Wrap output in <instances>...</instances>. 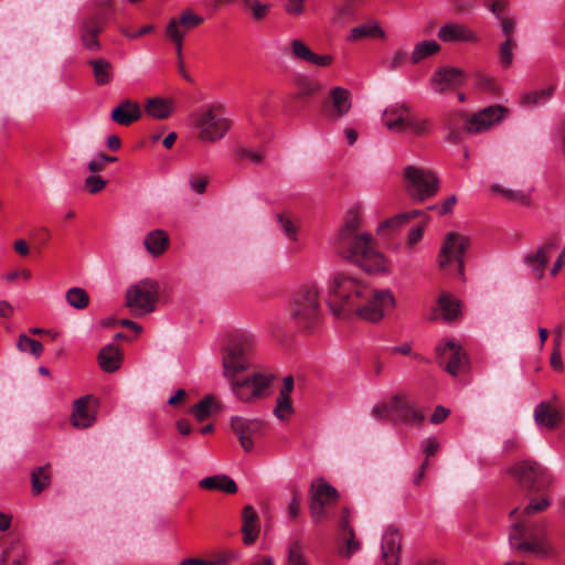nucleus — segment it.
I'll return each instance as SVG.
<instances>
[{
    "instance_id": "obj_39",
    "label": "nucleus",
    "mask_w": 565,
    "mask_h": 565,
    "mask_svg": "<svg viewBox=\"0 0 565 565\" xmlns=\"http://www.w3.org/2000/svg\"><path fill=\"white\" fill-rule=\"evenodd\" d=\"M385 35V31L377 22H370L351 29L348 40L358 41L363 38L384 39Z\"/></svg>"
},
{
    "instance_id": "obj_19",
    "label": "nucleus",
    "mask_w": 565,
    "mask_h": 565,
    "mask_svg": "<svg viewBox=\"0 0 565 565\" xmlns=\"http://www.w3.org/2000/svg\"><path fill=\"white\" fill-rule=\"evenodd\" d=\"M350 92L341 86H335L329 92V102L323 105V110L332 120H339L351 109Z\"/></svg>"
},
{
    "instance_id": "obj_20",
    "label": "nucleus",
    "mask_w": 565,
    "mask_h": 565,
    "mask_svg": "<svg viewBox=\"0 0 565 565\" xmlns=\"http://www.w3.org/2000/svg\"><path fill=\"white\" fill-rule=\"evenodd\" d=\"M393 423L422 425L425 416L423 412L416 408L404 395H394L392 397Z\"/></svg>"
},
{
    "instance_id": "obj_23",
    "label": "nucleus",
    "mask_w": 565,
    "mask_h": 565,
    "mask_svg": "<svg viewBox=\"0 0 565 565\" xmlns=\"http://www.w3.org/2000/svg\"><path fill=\"white\" fill-rule=\"evenodd\" d=\"M402 547V535L398 529L388 526L382 536V561L384 565H398Z\"/></svg>"
},
{
    "instance_id": "obj_59",
    "label": "nucleus",
    "mask_w": 565,
    "mask_h": 565,
    "mask_svg": "<svg viewBox=\"0 0 565 565\" xmlns=\"http://www.w3.org/2000/svg\"><path fill=\"white\" fill-rule=\"evenodd\" d=\"M406 223H408V221L404 216V213H401L381 223L377 231L383 232L385 228H397Z\"/></svg>"
},
{
    "instance_id": "obj_16",
    "label": "nucleus",
    "mask_w": 565,
    "mask_h": 565,
    "mask_svg": "<svg viewBox=\"0 0 565 565\" xmlns=\"http://www.w3.org/2000/svg\"><path fill=\"white\" fill-rule=\"evenodd\" d=\"M470 244L468 237L457 233H448L439 254V266L446 268L451 262H457L459 274L463 270V255Z\"/></svg>"
},
{
    "instance_id": "obj_26",
    "label": "nucleus",
    "mask_w": 565,
    "mask_h": 565,
    "mask_svg": "<svg viewBox=\"0 0 565 565\" xmlns=\"http://www.w3.org/2000/svg\"><path fill=\"white\" fill-rule=\"evenodd\" d=\"M443 42H477L478 35L471 29L460 23H446L438 31Z\"/></svg>"
},
{
    "instance_id": "obj_32",
    "label": "nucleus",
    "mask_w": 565,
    "mask_h": 565,
    "mask_svg": "<svg viewBox=\"0 0 565 565\" xmlns=\"http://www.w3.org/2000/svg\"><path fill=\"white\" fill-rule=\"evenodd\" d=\"M145 110L147 115L154 119H167L174 111V103L172 99L152 97L147 99Z\"/></svg>"
},
{
    "instance_id": "obj_49",
    "label": "nucleus",
    "mask_w": 565,
    "mask_h": 565,
    "mask_svg": "<svg viewBox=\"0 0 565 565\" xmlns=\"http://www.w3.org/2000/svg\"><path fill=\"white\" fill-rule=\"evenodd\" d=\"M516 49V42L514 39H505L500 45V64L502 67L508 68L513 62V51Z\"/></svg>"
},
{
    "instance_id": "obj_60",
    "label": "nucleus",
    "mask_w": 565,
    "mask_h": 565,
    "mask_svg": "<svg viewBox=\"0 0 565 565\" xmlns=\"http://www.w3.org/2000/svg\"><path fill=\"white\" fill-rule=\"evenodd\" d=\"M406 223H408V221L404 216V213H401L381 223L377 231L383 232L385 228H397Z\"/></svg>"
},
{
    "instance_id": "obj_1",
    "label": "nucleus",
    "mask_w": 565,
    "mask_h": 565,
    "mask_svg": "<svg viewBox=\"0 0 565 565\" xmlns=\"http://www.w3.org/2000/svg\"><path fill=\"white\" fill-rule=\"evenodd\" d=\"M328 303L337 317L355 316L359 319L376 323L396 306V299L390 289H375L356 276L339 271L329 281Z\"/></svg>"
},
{
    "instance_id": "obj_55",
    "label": "nucleus",
    "mask_w": 565,
    "mask_h": 565,
    "mask_svg": "<svg viewBox=\"0 0 565 565\" xmlns=\"http://www.w3.org/2000/svg\"><path fill=\"white\" fill-rule=\"evenodd\" d=\"M284 10L288 15L301 17L306 11V0H282Z\"/></svg>"
},
{
    "instance_id": "obj_35",
    "label": "nucleus",
    "mask_w": 565,
    "mask_h": 565,
    "mask_svg": "<svg viewBox=\"0 0 565 565\" xmlns=\"http://www.w3.org/2000/svg\"><path fill=\"white\" fill-rule=\"evenodd\" d=\"M295 86L297 88V98H309L318 95L323 85L319 79L310 77L308 75H298L295 78Z\"/></svg>"
},
{
    "instance_id": "obj_33",
    "label": "nucleus",
    "mask_w": 565,
    "mask_h": 565,
    "mask_svg": "<svg viewBox=\"0 0 565 565\" xmlns=\"http://www.w3.org/2000/svg\"><path fill=\"white\" fill-rule=\"evenodd\" d=\"M122 353L120 349L114 344L104 347L98 353L99 366L103 371L113 373L120 367Z\"/></svg>"
},
{
    "instance_id": "obj_58",
    "label": "nucleus",
    "mask_w": 565,
    "mask_h": 565,
    "mask_svg": "<svg viewBox=\"0 0 565 565\" xmlns=\"http://www.w3.org/2000/svg\"><path fill=\"white\" fill-rule=\"evenodd\" d=\"M551 504L548 498L541 499H532L531 502L524 508L525 514H532L536 512H542L547 509Z\"/></svg>"
},
{
    "instance_id": "obj_7",
    "label": "nucleus",
    "mask_w": 565,
    "mask_h": 565,
    "mask_svg": "<svg viewBox=\"0 0 565 565\" xmlns=\"http://www.w3.org/2000/svg\"><path fill=\"white\" fill-rule=\"evenodd\" d=\"M509 473L520 486L530 491L540 492L553 483V477L548 470L532 459L515 462L509 468Z\"/></svg>"
},
{
    "instance_id": "obj_54",
    "label": "nucleus",
    "mask_w": 565,
    "mask_h": 565,
    "mask_svg": "<svg viewBox=\"0 0 565 565\" xmlns=\"http://www.w3.org/2000/svg\"><path fill=\"white\" fill-rule=\"evenodd\" d=\"M107 185V180L103 179L102 177L92 173L88 175L84 181V186L90 194L99 193L105 189Z\"/></svg>"
},
{
    "instance_id": "obj_10",
    "label": "nucleus",
    "mask_w": 565,
    "mask_h": 565,
    "mask_svg": "<svg viewBox=\"0 0 565 565\" xmlns=\"http://www.w3.org/2000/svg\"><path fill=\"white\" fill-rule=\"evenodd\" d=\"M157 298V282L151 279H143L128 288L126 292V306L135 315L142 316L154 310Z\"/></svg>"
},
{
    "instance_id": "obj_46",
    "label": "nucleus",
    "mask_w": 565,
    "mask_h": 565,
    "mask_svg": "<svg viewBox=\"0 0 565 565\" xmlns=\"http://www.w3.org/2000/svg\"><path fill=\"white\" fill-rule=\"evenodd\" d=\"M491 190L495 193L503 195V198L511 202H516L523 205L529 204L530 196L521 190L504 189L499 184L491 185Z\"/></svg>"
},
{
    "instance_id": "obj_8",
    "label": "nucleus",
    "mask_w": 565,
    "mask_h": 565,
    "mask_svg": "<svg viewBox=\"0 0 565 565\" xmlns=\"http://www.w3.org/2000/svg\"><path fill=\"white\" fill-rule=\"evenodd\" d=\"M195 128L202 141L216 142L224 138L231 128V121L218 109L210 107L195 115Z\"/></svg>"
},
{
    "instance_id": "obj_62",
    "label": "nucleus",
    "mask_w": 565,
    "mask_h": 565,
    "mask_svg": "<svg viewBox=\"0 0 565 565\" xmlns=\"http://www.w3.org/2000/svg\"><path fill=\"white\" fill-rule=\"evenodd\" d=\"M352 14V10L344 6L339 7L334 10V14L332 17V23L334 24H345L347 19Z\"/></svg>"
},
{
    "instance_id": "obj_53",
    "label": "nucleus",
    "mask_w": 565,
    "mask_h": 565,
    "mask_svg": "<svg viewBox=\"0 0 565 565\" xmlns=\"http://www.w3.org/2000/svg\"><path fill=\"white\" fill-rule=\"evenodd\" d=\"M271 9L270 3H265L259 0H255L249 9L250 17L254 21L259 22L267 18Z\"/></svg>"
},
{
    "instance_id": "obj_9",
    "label": "nucleus",
    "mask_w": 565,
    "mask_h": 565,
    "mask_svg": "<svg viewBox=\"0 0 565 565\" xmlns=\"http://www.w3.org/2000/svg\"><path fill=\"white\" fill-rule=\"evenodd\" d=\"M310 494V515L316 523H320L329 518V509L335 505L338 501V491L324 479L315 480L309 489Z\"/></svg>"
},
{
    "instance_id": "obj_56",
    "label": "nucleus",
    "mask_w": 565,
    "mask_h": 565,
    "mask_svg": "<svg viewBox=\"0 0 565 565\" xmlns=\"http://www.w3.org/2000/svg\"><path fill=\"white\" fill-rule=\"evenodd\" d=\"M372 414L376 419L393 422L392 399L390 403L376 404L372 409Z\"/></svg>"
},
{
    "instance_id": "obj_64",
    "label": "nucleus",
    "mask_w": 565,
    "mask_h": 565,
    "mask_svg": "<svg viewBox=\"0 0 565 565\" xmlns=\"http://www.w3.org/2000/svg\"><path fill=\"white\" fill-rule=\"evenodd\" d=\"M406 61V53L403 51H396L387 62V67L395 71L404 65Z\"/></svg>"
},
{
    "instance_id": "obj_14",
    "label": "nucleus",
    "mask_w": 565,
    "mask_h": 565,
    "mask_svg": "<svg viewBox=\"0 0 565 565\" xmlns=\"http://www.w3.org/2000/svg\"><path fill=\"white\" fill-rule=\"evenodd\" d=\"M508 114L509 109L501 105L484 107L465 119V130L472 135L484 132L501 122Z\"/></svg>"
},
{
    "instance_id": "obj_40",
    "label": "nucleus",
    "mask_w": 565,
    "mask_h": 565,
    "mask_svg": "<svg viewBox=\"0 0 565 565\" xmlns=\"http://www.w3.org/2000/svg\"><path fill=\"white\" fill-rule=\"evenodd\" d=\"M25 552L19 542L7 547L0 557V565H25Z\"/></svg>"
},
{
    "instance_id": "obj_45",
    "label": "nucleus",
    "mask_w": 565,
    "mask_h": 565,
    "mask_svg": "<svg viewBox=\"0 0 565 565\" xmlns=\"http://www.w3.org/2000/svg\"><path fill=\"white\" fill-rule=\"evenodd\" d=\"M66 301L75 309H85L89 303V296L83 288L74 287L67 290Z\"/></svg>"
},
{
    "instance_id": "obj_34",
    "label": "nucleus",
    "mask_w": 565,
    "mask_h": 565,
    "mask_svg": "<svg viewBox=\"0 0 565 565\" xmlns=\"http://www.w3.org/2000/svg\"><path fill=\"white\" fill-rule=\"evenodd\" d=\"M200 487L205 490H217L227 494L237 492L236 482L226 475L206 477L200 481Z\"/></svg>"
},
{
    "instance_id": "obj_2",
    "label": "nucleus",
    "mask_w": 565,
    "mask_h": 565,
    "mask_svg": "<svg viewBox=\"0 0 565 565\" xmlns=\"http://www.w3.org/2000/svg\"><path fill=\"white\" fill-rule=\"evenodd\" d=\"M361 215L358 209H350L335 238V249L345 259L367 273H384L387 264L384 255L375 247L373 237L360 233Z\"/></svg>"
},
{
    "instance_id": "obj_47",
    "label": "nucleus",
    "mask_w": 565,
    "mask_h": 565,
    "mask_svg": "<svg viewBox=\"0 0 565 565\" xmlns=\"http://www.w3.org/2000/svg\"><path fill=\"white\" fill-rule=\"evenodd\" d=\"M17 347L22 352L29 351L35 358H40L43 353V344L25 334H20Z\"/></svg>"
},
{
    "instance_id": "obj_52",
    "label": "nucleus",
    "mask_w": 565,
    "mask_h": 565,
    "mask_svg": "<svg viewBox=\"0 0 565 565\" xmlns=\"http://www.w3.org/2000/svg\"><path fill=\"white\" fill-rule=\"evenodd\" d=\"M277 221L282 230L284 234L291 241L297 239L298 225L289 217L284 214L277 215Z\"/></svg>"
},
{
    "instance_id": "obj_50",
    "label": "nucleus",
    "mask_w": 565,
    "mask_h": 565,
    "mask_svg": "<svg viewBox=\"0 0 565 565\" xmlns=\"http://www.w3.org/2000/svg\"><path fill=\"white\" fill-rule=\"evenodd\" d=\"M408 130L416 136L426 135L430 130V122L427 119H418L409 115L408 120L406 121V131Z\"/></svg>"
},
{
    "instance_id": "obj_21",
    "label": "nucleus",
    "mask_w": 565,
    "mask_h": 565,
    "mask_svg": "<svg viewBox=\"0 0 565 565\" xmlns=\"http://www.w3.org/2000/svg\"><path fill=\"white\" fill-rule=\"evenodd\" d=\"M231 427L238 436L242 448L248 452L254 447L253 437L262 431L264 423L259 419L235 416L231 419Z\"/></svg>"
},
{
    "instance_id": "obj_37",
    "label": "nucleus",
    "mask_w": 565,
    "mask_h": 565,
    "mask_svg": "<svg viewBox=\"0 0 565 565\" xmlns=\"http://www.w3.org/2000/svg\"><path fill=\"white\" fill-rule=\"evenodd\" d=\"M146 249L154 257L160 256L169 245V237L162 230H153L145 237Z\"/></svg>"
},
{
    "instance_id": "obj_36",
    "label": "nucleus",
    "mask_w": 565,
    "mask_h": 565,
    "mask_svg": "<svg viewBox=\"0 0 565 565\" xmlns=\"http://www.w3.org/2000/svg\"><path fill=\"white\" fill-rule=\"evenodd\" d=\"M470 116L466 115L462 111H455L449 114L444 121V127L448 131L447 141L451 143H458L461 140L460 126L465 127V119Z\"/></svg>"
},
{
    "instance_id": "obj_61",
    "label": "nucleus",
    "mask_w": 565,
    "mask_h": 565,
    "mask_svg": "<svg viewBox=\"0 0 565 565\" xmlns=\"http://www.w3.org/2000/svg\"><path fill=\"white\" fill-rule=\"evenodd\" d=\"M476 84L480 89L486 92H495L497 89L494 81L491 77L481 73H478L476 75Z\"/></svg>"
},
{
    "instance_id": "obj_12",
    "label": "nucleus",
    "mask_w": 565,
    "mask_h": 565,
    "mask_svg": "<svg viewBox=\"0 0 565 565\" xmlns=\"http://www.w3.org/2000/svg\"><path fill=\"white\" fill-rule=\"evenodd\" d=\"M437 361L452 376L468 373L470 362L462 347L449 340L436 347Z\"/></svg>"
},
{
    "instance_id": "obj_24",
    "label": "nucleus",
    "mask_w": 565,
    "mask_h": 565,
    "mask_svg": "<svg viewBox=\"0 0 565 565\" xmlns=\"http://www.w3.org/2000/svg\"><path fill=\"white\" fill-rule=\"evenodd\" d=\"M340 540L342 545L339 553L344 557H350L353 553L361 548V543L355 540L353 527L350 525V511L348 508L342 510V515L339 521Z\"/></svg>"
},
{
    "instance_id": "obj_48",
    "label": "nucleus",
    "mask_w": 565,
    "mask_h": 565,
    "mask_svg": "<svg viewBox=\"0 0 565 565\" xmlns=\"http://www.w3.org/2000/svg\"><path fill=\"white\" fill-rule=\"evenodd\" d=\"M287 565H309L303 555V547L300 542L295 541L288 547Z\"/></svg>"
},
{
    "instance_id": "obj_57",
    "label": "nucleus",
    "mask_w": 565,
    "mask_h": 565,
    "mask_svg": "<svg viewBox=\"0 0 565 565\" xmlns=\"http://www.w3.org/2000/svg\"><path fill=\"white\" fill-rule=\"evenodd\" d=\"M559 347H561V335L558 334V337L554 341V350L551 354V360H550L551 366L553 367V370H555L557 372H562L564 369Z\"/></svg>"
},
{
    "instance_id": "obj_11",
    "label": "nucleus",
    "mask_w": 565,
    "mask_h": 565,
    "mask_svg": "<svg viewBox=\"0 0 565 565\" xmlns=\"http://www.w3.org/2000/svg\"><path fill=\"white\" fill-rule=\"evenodd\" d=\"M114 0H97L98 11L83 20L81 25V42L89 51L97 52L100 49L98 35L104 30L108 14L103 8H110Z\"/></svg>"
},
{
    "instance_id": "obj_30",
    "label": "nucleus",
    "mask_w": 565,
    "mask_h": 565,
    "mask_svg": "<svg viewBox=\"0 0 565 565\" xmlns=\"http://www.w3.org/2000/svg\"><path fill=\"white\" fill-rule=\"evenodd\" d=\"M90 396H84L76 399L73 404V412L71 416L72 425L76 428H88L95 422V416L89 411Z\"/></svg>"
},
{
    "instance_id": "obj_13",
    "label": "nucleus",
    "mask_w": 565,
    "mask_h": 565,
    "mask_svg": "<svg viewBox=\"0 0 565 565\" xmlns=\"http://www.w3.org/2000/svg\"><path fill=\"white\" fill-rule=\"evenodd\" d=\"M203 17L191 9L183 10L179 17L171 18L166 26V36L175 47L178 57L181 58L185 34L203 23Z\"/></svg>"
},
{
    "instance_id": "obj_43",
    "label": "nucleus",
    "mask_w": 565,
    "mask_h": 565,
    "mask_svg": "<svg viewBox=\"0 0 565 565\" xmlns=\"http://www.w3.org/2000/svg\"><path fill=\"white\" fill-rule=\"evenodd\" d=\"M32 492L34 495L43 492L51 482V476L49 473V466L39 467L31 473Z\"/></svg>"
},
{
    "instance_id": "obj_15",
    "label": "nucleus",
    "mask_w": 565,
    "mask_h": 565,
    "mask_svg": "<svg viewBox=\"0 0 565 565\" xmlns=\"http://www.w3.org/2000/svg\"><path fill=\"white\" fill-rule=\"evenodd\" d=\"M466 82L463 70L454 66L436 68L429 78V86L436 94L444 95L460 88Z\"/></svg>"
},
{
    "instance_id": "obj_4",
    "label": "nucleus",
    "mask_w": 565,
    "mask_h": 565,
    "mask_svg": "<svg viewBox=\"0 0 565 565\" xmlns=\"http://www.w3.org/2000/svg\"><path fill=\"white\" fill-rule=\"evenodd\" d=\"M255 349V338L245 331H235L228 335L222 358L223 373L234 377L249 366V358Z\"/></svg>"
},
{
    "instance_id": "obj_6",
    "label": "nucleus",
    "mask_w": 565,
    "mask_h": 565,
    "mask_svg": "<svg viewBox=\"0 0 565 565\" xmlns=\"http://www.w3.org/2000/svg\"><path fill=\"white\" fill-rule=\"evenodd\" d=\"M404 183L407 194L416 202L435 196L439 190L437 174L433 170L416 166L404 168Z\"/></svg>"
},
{
    "instance_id": "obj_44",
    "label": "nucleus",
    "mask_w": 565,
    "mask_h": 565,
    "mask_svg": "<svg viewBox=\"0 0 565 565\" xmlns=\"http://www.w3.org/2000/svg\"><path fill=\"white\" fill-rule=\"evenodd\" d=\"M438 308L447 321L455 319L459 313V302L448 294L439 297Z\"/></svg>"
},
{
    "instance_id": "obj_17",
    "label": "nucleus",
    "mask_w": 565,
    "mask_h": 565,
    "mask_svg": "<svg viewBox=\"0 0 565 565\" xmlns=\"http://www.w3.org/2000/svg\"><path fill=\"white\" fill-rule=\"evenodd\" d=\"M271 380L273 376L259 373L254 374L243 381L234 382L232 384V391L239 401L252 402L267 395Z\"/></svg>"
},
{
    "instance_id": "obj_31",
    "label": "nucleus",
    "mask_w": 565,
    "mask_h": 565,
    "mask_svg": "<svg viewBox=\"0 0 565 565\" xmlns=\"http://www.w3.org/2000/svg\"><path fill=\"white\" fill-rule=\"evenodd\" d=\"M243 541L246 545L253 544L259 532L258 515L252 505H246L243 509Z\"/></svg>"
},
{
    "instance_id": "obj_27",
    "label": "nucleus",
    "mask_w": 565,
    "mask_h": 565,
    "mask_svg": "<svg viewBox=\"0 0 565 565\" xmlns=\"http://www.w3.org/2000/svg\"><path fill=\"white\" fill-rule=\"evenodd\" d=\"M534 420L539 426L555 428L563 420V413L550 402H541L534 408Z\"/></svg>"
},
{
    "instance_id": "obj_5",
    "label": "nucleus",
    "mask_w": 565,
    "mask_h": 565,
    "mask_svg": "<svg viewBox=\"0 0 565 565\" xmlns=\"http://www.w3.org/2000/svg\"><path fill=\"white\" fill-rule=\"evenodd\" d=\"M290 317L299 328L310 330L320 321L321 310L318 288L303 285L295 294L290 305Z\"/></svg>"
},
{
    "instance_id": "obj_28",
    "label": "nucleus",
    "mask_w": 565,
    "mask_h": 565,
    "mask_svg": "<svg viewBox=\"0 0 565 565\" xmlns=\"http://www.w3.org/2000/svg\"><path fill=\"white\" fill-rule=\"evenodd\" d=\"M141 114V108L137 102L125 99L113 109L110 118L120 126H129L139 120Z\"/></svg>"
},
{
    "instance_id": "obj_25",
    "label": "nucleus",
    "mask_w": 565,
    "mask_h": 565,
    "mask_svg": "<svg viewBox=\"0 0 565 565\" xmlns=\"http://www.w3.org/2000/svg\"><path fill=\"white\" fill-rule=\"evenodd\" d=\"M409 115V107L405 103H397L384 110L383 122L391 131L405 132Z\"/></svg>"
},
{
    "instance_id": "obj_63",
    "label": "nucleus",
    "mask_w": 565,
    "mask_h": 565,
    "mask_svg": "<svg viewBox=\"0 0 565 565\" xmlns=\"http://www.w3.org/2000/svg\"><path fill=\"white\" fill-rule=\"evenodd\" d=\"M226 559L224 557L215 559V561H205L201 558L190 557L183 559L179 565H221L225 564Z\"/></svg>"
},
{
    "instance_id": "obj_42",
    "label": "nucleus",
    "mask_w": 565,
    "mask_h": 565,
    "mask_svg": "<svg viewBox=\"0 0 565 565\" xmlns=\"http://www.w3.org/2000/svg\"><path fill=\"white\" fill-rule=\"evenodd\" d=\"M218 405L213 398V396L207 395L202 398L198 404L191 407V414L195 417L198 422L205 420L210 414L217 409Z\"/></svg>"
},
{
    "instance_id": "obj_29",
    "label": "nucleus",
    "mask_w": 565,
    "mask_h": 565,
    "mask_svg": "<svg viewBox=\"0 0 565 565\" xmlns=\"http://www.w3.org/2000/svg\"><path fill=\"white\" fill-rule=\"evenodd\" d=\"M294 390L292 376H286L284 379L282 387L276 401L274 408V415L280 420H287L294 413V407L290 398V394Z\"/></svg>"
},
{
    "instance_id": "obj_3",
    "label": "nucleus",
    "mask_w": 565,
    "mask_h": 565,
    "mask_svg": "<svg viewBox=\"0 0 565 565\" xmlns=\"http://www.w3.org/2000/svg\"><path fill=\"white\" fill-rule=\"evenodd\" d=\"M509 542L513 550L530 553L537 558L546 559L557 555V548L550 540L545 523L534 524L529 529L523 523H514Z\"/></svg>"
},
{
    "instance_id": "obj_38",
    "label": "nucleus",
    "mask_w": 565,
    "mask_h": 565,
    "mask_svg": "<svg viewBox=\"0 0 565 565\" xmlns=\"http://www.w3.org/2000/svg\"><path fill=\"white\" fill-rule=\"evenodd\" d=\"M88 64L93 68V74L97 85H107L113 81L114 71L113 65L105 58L90 60Z\"/></svg>"
},
{
    "instance_id": "obj_41",
    "label": "nucleus",
    "mask_w": 565,
    "mask_h": 565,
    "mask_svg": "<svg viewBox=\"0 0 565 565\" xmlns=\"http://www.w3.org/2000/svg\"><path fill=\"white\" fill-rule=\"evenodd\" d=\"M440 50V45L434 40L418 42L411 55L412 63L417 64L422 60L436 54Z\"/></svg>"
},
{
    "instance_id": "obj_22",
    "label": "nucleus",
    "mask_w": 565,
    "mask_h": 565,
    "mask_svg": "<svg viewBox=\"0 0 565 565\" xmlns=\"http://www.w3.org/2000/svg\"><path fill=\"white\" fill-rule=\"evenodd\" d=\"M557 247V238L552 237L542 246H540L534 253H530L525 256V263L530 266L533 276L537 280L544 277L545 266Z\"/></svg>"
},
{
    "instance_id": "obj_18",
    "label": "nucleus",
    "mask_w": 565,
    "mask_h": 565,
    "mask_svg": "<svg viewBox=\"0 0 565 565\" xmlns=\"http://www.w3.org/2000/svg\"><path fill=\"white\" fill-rule=\"evenodd\" d=\"M289 46L290 56L297 62L306 63L317 67H329L334 61V57L331 54H318L313 52L301 39L290 40Z\"/></svg>"
},
{
    "instance_id": "obj_51",
    "label": "nucleus",
    "mask_w": 565,
    "mask_h": 565,
    "mask_svg": "<svg viewBox=\"0 0 565 565\" xmlns=\"http://www.w3.org/2000/svg\"><path fill=\"white\" fill-rule=\"evenodd\" d=\"M553 90V87H546L540 90L527 93L522 97V103L525 105L541 104L552 96Z\"/></svg>"
}]
</instances>
